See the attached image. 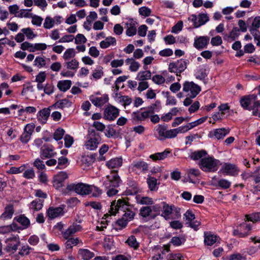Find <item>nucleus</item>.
<instances>
[{
  "instance_id": "f257e3e1",
  "label": "nucleus",
  "mask_w": 260,
  "mask_h": 260,
  "mask_svg": "<svg viewBox=\"0 0 260 260\" xmlns=\"http://www.w3.org/2000/svg\"><path fill=\"white\" fill-rule=\"evenodd\" d=\"M90 185L82 182L78 183H71L68 184L67 187L62 190V194L64 196L70 194L71 192H75L76 193L85 196L89 195V191H90Z\"/></svg>"
},
{
  "instance_id": "f03ea898",
  "label": "nucleus",
  "mask_w": 260,
  "mask_h": 260,
  "mask_svg": "<svg viewBox=\"0 0 260 260\" xmlns=\"http://www.w3.org/2000/svg\"><path fill=\"white\" fill-rule=\"evenodd\" d=\"M219 160L213 156L204 157L200 160V168L205 172H215L218 169Z\"/></svg>"
},
{
  "instance_id": "7ed1b4c3",
  "label": "nucleus",
  "mask_w": 260,
  "mask_h": 260,
  "mask_svg": "<svg viewBox=\"0 0 260 260\" xmlns=\"http://www.w3.org/2000/svg\"><path fill=\"white\" fill-rule=\"evenodd\" d=\"M129 206L130 204L128 201L120 199L117 202L115 200L111 203L109 212L111 215H115L119 210L125 212L128 210Z\"/></svg>"
},
{
  "instance_id": "20e7f679",
  "label": "nucleus",
  "mask_w": 260,
  "mask_h": 260,
  "mask_svg": "<svg viewBox=\"0 0 260 260\" xmlns=\"http://www.w3.org/2000/svg\"><path fill=\"white\" fill-rule=\"evenodd\" d=\"M189 63L188 59H180L176 62H170L169 65V71L175 73L177 76H181V74L186 69Z\"/></svg>"
},
{
  "instance_id": "39448f33",
  "label": "nucleus",
  "mask_w": 260,
  "mask_h": 260,
  "mask_svg": "<svg viewBox=\"0 0 260 260\" xmlns=\"http://www.w3.org/2000/svg\"><path fill=\"white\" fill-rule=\"evenodd\" d=\"M106 179L107 180L104 183L106 188L118 187L122 182V180L118 174V170H111L110 174L106 176Z\"/></svg>"
},
{
  "instance_id": "423d86ee",
  "label": "nucleus",
  "mask_w": 260,
  "mask_h": 260,
  "mask_svg": "<svg viewBox=\"0 0 260 260\" xmlns=\"http://www.w3.org/2000/svg\"><path fill=\"white\" fill-rule=\"evenodd\" d=\"M5 242L7 244L5 250L7 252L13 253L17 251L18 247L20 244L19 237L18 235H11L10 237L6 239Z\"/></svg>"
},
{
  "instance_id": "0eeeda50",
  "label": "nucleus",
  "mask_w": 260,
  "mask_h": 260,
  "mask_svg": "<svg viewBox=\"0 0 260 260\" xmlns=\"http://www.w3.org/2000/svg\"><path fill=\"white\" fill-rule=\"evenodd\" d=\"M251 229L252 225L250 223L247 224L246 221L243 222L234 230L233 235L239 238H245L250 235Z\"/></svg>"
},
{
  "instance_id": "6e6552de",
  "label": "nucleus",
  "mask_w": 260,
  "mask_h": 260,
  "mask_svg": "<svg viewBox=\"0 0 260 260\" xmlns=\"http://www.w3.org/2000/svg\"><path fill=\"white\" fill-rule=\"evenodd\" d=\"M183 90L184 92L190 91V98H194L201 91V87L192 81H185L183 84Z\"/></svg>"
},
{
  "instance_id": "1a4fd4ad",
  "label": "nucleus",
  "mask_w": 260,
  "mask_h": 260,
  "mask_svg": "<svg viewBox=\"0 0 260 260\" xmlns=\"http://www.w3.org/2000/svg\"><path fill=\"white\" fill-rule=\"evenodd\" d=\"M119 114V109L116 107L109 105L104 111V118L109 121L114 120Z\"/></svg>"
},
{
  "instance_id": "9d476101",
  "label": "nucleus",
  "mask_w": 260,
  "mask_h": 260,
  "mask_svg": "<svg viewBox=\"0 0 260 260\" xmlns=\"http://www.w3.org/2000/svg\"><path fill=\"white\" fill-rule=\"evenodd\" d=\"M239 172V170L235 165L225 162L222 166L218 173H222L224 175L236 176L238 175Z\"/></svg>"
},
{
  "instance_id": "9b49d317",
  "label": "nucleus",
  "mask_w": 260,
  "mask_h": 260,
  "mask_svg": "<svg viewBox=\"0 0 260 260\" xmlns=\"http://www.w3.org/2000/svg\"><path fill=\"white\" fill-rule=\"evenodd\" d=\"M190 20L193 22L194 28L199 27L209 21V18L207 14L205 13H200L198 15V17H197L196 15L192 14Z\"/></svg>"
},
{
  "instance_id": "f8f14e48",
  "label": "nucleus",
  "mask_w": 260,
  "mask_h": 260,
  "mask_svg": "<svg viewBox=\"0 0 260 260\" xmlns=\"http://www.w3.org/2000/svg\"><path fill=\"white\" fill-rule=\"evenodd\" d=\"M64 206L62 205L57 207H50L46 211V215L48 219L52 220L64 215Z\"/></svg>"
},
{
  "instance_id": "ddd939ff",
  "label": "nucleus",
  "mask_w": 260,
  "mask_h": 260,
  "mask_svg": "<svg viewBox=\"0 0 260 260\" xmlns=\"http://www.w3.org/2000/svg\"><path fill=\"white\" fill-rule=\"evenodd\" d=\"M54 147L51 144H45L40 148V156L42 159L51 158L54 156Z\"/></svg>"
},
{
  "instance_id": "4468645a",
  "label": "nucleus",
  "mask_w": 260,
  "mask_h": 260,
  "mask_svg": "<svg viewBox=\"0 0 260 260\" xmlns=\"http://www.w3.org/2000/svg\"><path fill=\"white\" fill-rule=\"evenodd\" d=\"M240 103L241 106L244 109L248 111L252 110V111H253L255 107H257V106H259L260 103V100L255 101L254 102H253V105L252 106H250L251 104L252 103L251 102V101L247 96V95H244L241 98L240 100Z\"/></svg>"
},
{
  "instance_id": "2eb2a0df",
  "label": "nucleus",
  "mask_w": 260,
  "mask_h": 260,
  "mask_svg": "<svg viewBox=\"0 0 260 260\" xmlns=\"http://www.w3.org/2000/svg\"><path fill=\"white\" fill-rule=\"evenodd\" d=\"M210 38L208 36H199L194 38L193 46L200 50L207 48L209 43Z\"/></svg>"
},
{
  "instance_id": "dca6fc26",
  "label": "nucleus",
  "mask_w": 260,
  "mask_h": 260,
  "mask_svg": "<svg viewBox=\"0 0 260 260\" xmlns=\"http://www.w3.org/2000/svg\"><path fill=\"white\" fill-rule=\"evenodd\" d=\"M68 177V174L64 172H60L53 177V186L59 189L62 187L66 179Z\"/></svg>"
},
{
  "instance_id": "f3484780",
  "label": "nucleus",
  "mask_w": 260,
  "mask_h": 260,
  "mask_svg": "<svg viewBox=\"0 0 260 260\" xmlns=\"http://www.w3.org/2000/svg\"><path fill=\"white\" fill-rule=\"evenodd\" d=\"M52 107L49 106L48 108H45L39 111L37 114V119L42 124H44L46 123L50 115V112Z\"/></svg>"
},
{
  "instance_id": "a211bd4d",
  "label": "nucleus",
  "mask_w": 260,
  "mask_h": 260,
  "mask_svg": "<svg viewBox=\"0 0 260 260\" xmlns=\"http://www.w3.org/2000/svg\"><path fill=\"white\" fill-rule=\"evenodd\" d=\"M230 132V130L225 128H217L214 129V132H210L208 135V137L212 138L215 137L218 140L223 139L224 137Z\"/></svg>"
},
{
  "instance_id": "6ab92c4d",
  "label": "nucleus",
  "mask_w": 260,
  "mask_h": 260,
  "mask_svg": "<svg viewBox=\"0 0 260 260\" xmlns=\"http://www.w3.org/2000/svg\"><path fill=\"white\" fill-rule=\"evenodd\" d=\"M91 102L96 107H101L109 101V96L107 94H104L102 97H96L93 95L89 96Z\"/></svg>"
},
{
  "instance_id": "aec40b11",
  "label": "nucleus",
  "mask_w": 260,
  "mask_h": 260,
  "mask_svg": "<svg viewBox=\"0 0 260 260\" xmlns=\"http://www.w3.org/2000/svg\"><path fill=\"white\" fill-rule=\"evenodd\" d=\"M127 185L131 188L130 189H126V194L127 195H135L138 193L139 192V186L136 181L133 179L128 180Z\"/></svg>"
},
{
  "instance_id": "412c9836",
  "label": "nucleus",
  "mask_w": 260,
  "mask_h": 260,
  "mask_svg": "<svg viewBox=\"0 0 260 260\" xmlns=\"http://www.w3.org/2000/svg\"><path fill=\"white\" fill-rule=\"evenodd\" d=\"M72 102L69 100L65 98L62 100H57L51 106L53 109H63L66 108H69L72 106Z\"/></svg>"
},
{
  "instance_id": "4be33fe9",
  "label": "nucleus",
  "mask_w": 260,
  "mask_h": 260,
  "mask_svg": "<svg viewBox=\"0 0 260 260\" xmlns=\"http://www.w3.org/2000/svg\"><path fill=\"white\" fill-rule=\"evenodd\" d=\"M151 114L148 110L142 112L141 114H140L139 111H135L132 113L133 119L135 122L144 120L146 118L150 117V114Z\"/></svg>"
},
{
  "instance_id": "5701e85b",
  "label": "nucleus",
  "mask_w": 260,
  "mask_h": 260,
  "mask_svg": "<svg viewBox=\"0 0 260 260\" xmlns=\"http://www.w3.org/2000/svg\"><path fill=\"white\" fill-rule=\"evenodd\" d=\"M171 153V151L169 149H166L163 152H157L149 156V158L154 161L157 160H164L167 158L169 154Z\"/></svg>"
},
{
  "instance_id": "b1692460",
  "label": "nucleus",
  "mask_w": 260,
  "mask_h": 260,
  "mask_svg": "<svg viewBox=\"0 0 260 260\" xmlns=\"http://www.w3.org/2000/svg\"><path fill=\"white\" fill-rule=\"evenodd\" d=\"M220 238L211 232H204V243L208 246H212Z\"/></svg>"
},
{
  "instance_id": "393cba45",
  "label": "nucleus",
  "mask_w": 260,
  "mask_h": 260,
  "mask_svg": "<svg viewBox=\"0 0 260 260\" xmlns=\"http://www.w3.org/2000/svg\"><path fill=\"white\" fill-rule=\"evenodd\" d=\"M14 212V209L13 206L11 204H9L5 207L4 212L0 216V219L3 220L11 219L12 217Z\"/></svg>"
},
{
  "instance_id": "a878e982",
  "label": "nucleus",
  "mask_w": 260,
  "mask_h": 260,
  "mask_svg": "<svg viewBox=\"0 0 260 260\" xmlns=\"http://www.w3.org/2000/svg\"><path fill=\"white\" fill-rule=\"evenodd\" d=\"M146 182L150 191H157L158 190L160 183L157 182V179L155 177H152L150 175H148Z\"/></svg>"
},
{
  "instance_id": "bb28decb",
  "label": "nucleus",
  "mask_w": 260,
  "mask_h": 260,
  "mask_svg": "<svg viewBox=\"0 0 260 260\" xmlns=\"http://www.w3.org/2000/svg\"><path fill=\"white\" fill-rule=\"evenodd\" d=\"M96 156L97 154L96 153L82 155L81 161L83 164L85 165L86 167H89L94 162Z\"/></svg>"
},
{
  "instance_id": "cd10ccee",
  "label": "nucleus",
  "mask_w": 260,
  "mask_h": 260,
  "mask_svg": "<svg viewBox=\"0 0 260 260\" xmlns=\"http://www.w3.org/2000/svg\"><path fill=\"white\" fill-rule=\"evenodd\" d=\"M14 221H16L17 222L20 223L22 226V228L23 230L28 228L30 224L29 219L24 214H21L19 216L14 217Z\"/></svg>"
},
{
  "instance_id": "c85d7f7f",
  "label": "nucleus",
  "mask_w": 260,
  "mask_h": 260,
  "mask_svg": "<svg viewBox=\"0 0 260 260\" xmlns=\"http://www.w3.org/2000/svg\"><path fill=\"white\" fill-rule=\"evenodd\" d=\"M168 125L166 124H158L155 127V129L158 133V136H156L157 139L163 141L165 140V133L167 131Z\"/></svg>"
},
{
  "instance_id": "c756f323",
  "label": "nucleus",
  "mask_w": 260,
  "mask_h": 260,
  "mask_svg": "<svg viewBox=\"0 0 260 260\" xmlns=\"http://www.w3.org/2000/svg\"><path fill=\"white\" fill-rule=\"evenodd\" d=\"M208 154L206 150L201 149L192 152L189 155V157L193 160H198L204 158Z\"/></svg>"
},
{
  "instance_id": "7c9ffc66",
  "label": "nucleus",
  "mask_w": 260,
  "mask_h": 260,
  "mask_svg": "<svg viewBox=\"0 0 260 260\" xmlns=\"http://www.w3.org/2000/svg\"><path fill=\"white\" fill-rule=\"evenodd\" d=\"M116 44V40L114 37H108L105 40L102 41L100 43V47L102 49H106L110 46H115Z\"/></svg>"
},
{
  "instance_id": "2f4dec72",
  "label": "nucleus",
  "mask_w": 260,
  "mask_h": 260,
  "mask_svg": "<svg viewBox=\"0 0 260 260\" xmlns=\"http://www.w3.org/2000/svg\"><path fill=\"white\" fill-rule=\"evenodd\" d=\"M186 241V238L185 235L174 236L171 238L170 243L175 247H179L184 244Z\"/></svg>"
},
{
  "instance_id": "473e14b6",
  "label": "nucleus",
  "mask_w": 260,
  "mask_h": 260,
  "mask_svg": "<svg viewBox=\"0 0 260 260\" xmlns=\"http://www.w3.org/2000/svg\"><path fill=\"white\" fill-rule=\"evenodd\" d=\"M72 84L70 80H60L57 83V87L61 91L66 92L71 88Z\"/></svg>"
},
{
  "instance_id": "72a5a7b5",
  "label": "nucleus",
  "mask_w": 260,
  "mask_h": 260,
  "mask_svg": "<svg viewBox=\"0 0 260 260\" xmlns=\"http://www.w3.org/2000/svg\"><path fill=\"white\" fill-rule=\"evenodd\" d=\"M151 212L152 208L151 206H143L140 208L139 214L143 217L146 218L150 216L151 219H154L157 214L151 215Z\"/></svg>"
},
{
  "instance_id": "f704fd0d",
  "label": "nucleus",
  "mask_w": 260,
  "mask_h": 260,
  "mask_svg": "<svg viewBox=\"0 0 260 260\" xmlns=\"http://www.w3.org/2000/svg\"><path fill=\"white\" fill-rule=\"evenodd\" d=\"M78 254L84 260H89L94 256V253L87 249L80 248Z\"/></svg>"
},
{
  "instance_id": "c9c22d12",
  "label": "nucleus",
  "mask_w": 260,
  "mask_h": 260,
  "mask_svg": "<svg viewBox=\"0 0 260 260\" xmlns=\"http://www.w3.org/2000/svg\"><path fill=\"white\" fill-rule=\"evenodd\" d=\"M122 164V159L121 158L116 157L106 162V166L109 169H113L121 167Z\"/></svg>"
},
{
  "instance_id": "e433bc0d",
  "label": "nucleus",
  "mask_w": 260,
  "mask_h": 260,
  "mask_svg": "<svg viewBox=\"0 0 260 260\" xmlns=\"http://www.w3.org/2000/svg\"><path fill=\"white\" fill-rule=\"evenodd\" d=\"M99 140L95 138H90L86 143V148L91 150H95L98 147Z\"/></svg>"
},
{
  "instance_id": "4c0bfd02",
  "label": "nucleus",
  "mask_w": 260,
  "mask_h": 260,
  "mask_svg": "<svg viewBox=\"0 0 260 260\" xmlns=\"http://www.w3.org/2000/svg\"><path fill=\"white\" fill-rule=\"evenodd\" d=\"M43 202V200L39 199H35L30 203L31 207L30 209H33L35 211H39L42 209Z\"/></svg>"
},
{
  "instance_id": "58836bf2",
  "label": "nucleus",
  "mask_w": 260,
  "mask_h": 260,
  "mask_svg": "<svg viewBox=\"0 0 260 260\" xmlns=\"http://www.w3.org/2000/svg\"><path fill=\"white\" fill-rule=\"evenodd\" d=\"M151 73L150 71L140 72L136 77V79L140 81H145L151 79Z\"/></svg>"
},
{
  "instance_id": "ea45409f",
  "label": "nucleus",
  "mask_w": 260,
  "mask_h": 260,
  "mask_svg": "<svg viewBox=\"0 0 260 260\" xmlns=\"http://www.w3.org/2000/svg\"><path fill=\"white\" fill-rule=\"evenodd\" d=\"M119 134L116 132V130L112 127L111 125H108L105 132V136L107 138H117L119 137Z\"/></svg>"
},
{
  "instance_id": "a19ab883",
  "label": "nucleus",
  "mask_w": 260,
  "mask_h": 260,
  "mask_svg": "<svg viewBox=\"0 0 260 260\" xmlns=\"http://www.w3.org/2000/svg\"><path fill=\"white\" fill-rule=\"evenodd\" d=\"M245 221H252L254 223L260 221L259 213L258 212L252 213L245 215Z\"/></svg>"
},
{
  "instance_id": "79ce46f5",
  "label": "nucleus",
  "mask_w": 260,
  "mask_h": 260,
  "mask_svg": "<svg viewBox=\"0 0 260 260\" xmlns=\"http://www.w3.org/2000/svg\"><path fill=\"white\" fill-rule=\"evenodd\" d=\"M136 200L137 203L141 205H151L153 204L152 199L148 197L140 198L139 197L137 196Z\"/></svg>"
},
{
  "instance_id": "37998d69",
  "label": "nucleus",
  "mask_w": 260,
  "mask_h": 260,
  "mask_svg": "<svg viewBox=\"0 0 260 260\" xmlns=\"http://www.w3.org/2000/svg\"><path fill=\"white\" fill-rule=\"evenodd\" d=\"M89 189L90 190L89 191V194L91 193V197H99L102 194V190L93 185H90V189Z\"/></svg>"
},
{
  "instance_id": "c03bdc74",
  "label": "nucleus",
  "mask_w": 260,
  "mask_h": 260,
  "mask_svg": "<svg viewBox=\"0 0 260 260\" xmlns=\"http://www.w3.org/2000/svg\"><path fill=\"white\" fill-rule=\"evenodd\" d=\"M161 204L162 205V213L164 214V216L166 218L172 213L173 210L172 206H169L165 202H161Z\"/></svg>"
},
{
  "instance_id": "a18cd8bd",
  "label": "nucleus",
  "mask_w": 260,
  "mask_h": 260,
  "mask_svg": "<svg viewBox=\"0 0 260 260\" xmlns=\"http://www.w3.org/2000/svg\"><path fill=\"white\" fill-rule=\"evenodd\" d=\"M127 244L135 249H137L139 247V243L137 242L135 236L132 235L129 237L126 241Z\"/></svg>"
},
{
  "instance_id": "49530a36",
  "label": "nucleus",
  "mask_w": 260,
  "mask_h": 260,
  "mask_svg": "<svg viewBox=\"0 0 260 260\" xmlns=\"http://www.w3.org/2000/svg\"><path fill=\"white\" fill-rule=\"evenodd\" d=\"M161 108V103L159 100H156L155 103L147 107L148 110L151 114H153L155 111L157 112H159Z\"/></svg>"
},
{
  "instance_id": "de8ad7c7",
  "label": "nucleus",
  "mask_w": 260,
  "mask_h": 260,
  "mask_svg": "<svg viewBox=\"0 0 260 260\" xmlns=\"http://www.w3.org/2000/svg\"><path fill=\"white\" fill-rule=\"evenodd\" d=\"M136 24H137L136 22L132 21L130 23V26L128 27L126 30V35L127 36L132 37L136 34L137 29L135 26Z\"/></svg>"
},
{
  "instance_id": "09e8293b",
  "label": "nucleus",
  "mask_w": 260,
  "mask_h": 260,
  "mask_svg": "<svg viewBox=\"0 0 260 260\" xmlns=\"http://www.w3.org/2000/svg\"><path fill=\"white\" fill-rule=\"evenodd\" d=\"M231 182L225 179H221L218 180L217 186L222 189H226L230 187Z\"/></svg>"
},
{
  "instance_id": "8fccbe9b",
  "label": "nucleus",
  "mask_w": 260,
  "mask_h": 260,
  "mask_svg": "<svg viewBox=\"0 0 260 260\" xmlns=\"http://www.w3.org/2000/svg\"><path fill=\"white\" fill-rule=\"evenodd\" d=\"M76 52L74 48L67 49L64 52L63 58L65 60H69L72 57H74L75 56Z\"/></svg>"
},
{
  "instance_id": "3c124183",
  "label": "nucleus",
  "mask_w": 260,
  "mask_h": 260,
  "mask_svg": "<svg viewBox=\"0 0 260 260\" xmlns=\"http://www.w3.org/2000/svg\"><path fill=\"white\" fill-rule=\"evenodd\" d=\"M47 46L45 43H36L33 45V48H30L29 51L34 52L36 50H45L46 49Z\"/></svg>"
},
{
  "instance_id": "603ef678",
  "label": "nucleus",
  "mask_w": 260,
  "mask_h": 260,
  "mask_svg": "<svg viewBox=\"0 0 260 260\" xmlns=\"http://www.w3.org/2000/svg\"><path fill=\"white\" fill-rule=\"evenodd\" d=\"M207 77V74L206 73V70L204 68H201L197 70L196 73V77L198 79L201 80H204L205 78Z\"/></svg>"
},
{
  "instance_id": "864d4df0",
  "label": "nucleus",
  "mask_w": 260,
  "mask_h": 260,
  "mask_svg": "<svg viewBox=\"0 0 260 260\" xmlns=\"http://www.w3.org/2000/svg\"><path fill=\"white\" fill-rule=\"evenodd\" d=\"M240 29L237 27H234L232 30L230 32L228 38H231L232 41H234L240 35Z\"/></svg>"
},
{
  "instance_id": "5fc2aeb1",
  "label": "nucleus",
  "mask_w": 260,
  "mask_h": 260,
  "mask_svg": "<svg viewBox=\"0 0 260 260\" xmlns=\"http://www.w3.org/2000/svg\"><path fill=\"white\" fill-rule=\"evenodd\" d=\"M21 31L25 35L27 39L31 40L37 36V35L34 34L31 29L29 27L22 28Z\"/></svg>"
},
{
  "instance_id": "6e6d98bb",
  "label": "nucleus",
  "mask_w": 260,
  "mask_h": 260,
  "mask_svg": "<svg viewBox=\"0 0 260 260\" xmlns=\"http://www.w3.org/2000/svg\"><path fill=\"white\" fill-rule=\"evenodd\" d=\"M65 131L62 128H57L53 135V138L56 141H58L61 140L64 134Z\"/></svg>"
},
{
  "instance_id": "4d7b16f0",
  "label": "nucleus",
  "mask_w": 260,
  "mask_h": 260,
  "mask_svg": "<svg viewBox=\"0 0 260 260\" xmlns=\"http://www.w3.org/2000/svg\"><path fill=\"white\" fill-rule=\"evenodd\" d=\"M104 75V72H103V68L102 66H99L97 67V68L95 70V72H94L92 76L93 78H94L95 79H99L102 78V77Z\"/></svg>"
},
{
  "instance_id": "13d9d810",
  "label": "nucleus",
  "mask_w": 260,
  "mask_h": 260,
  "mask_svg": "<svg viewBox=\"0 0 260 260\" xmlns=\"http://www.w3.org/2000/svg\"><path fill=\"white\" fill-rule=\"evenodd\" d=\"M207 117L204 116L198 119V120L193 122L188 123V125L190 127V128L192 129L194 127L204 123L207 120Z\"/></svg>"
},
{
  "instance_id": "bf43d9fd",
  "label": "nucleus",
  "mask_w": 260,
  "mask_h": 260,
  "mask_svg": "<svg viewBox=\"0 0 260 260\" xmlns=\"http://www.w3.org/2000/svg\"><path fill=\"white\" fill-rule=\"evenodd\" d=\"M139 13L140 15L148 17L150 15L151 10L148 7L143 6L139 9Z\"/></svg>"
},
{
  "instance_id": "052dcab7",
  "label": "nucleus",
  "mask_w": 260,
  "mask_h": 260,
  "mask_svg": "<svg viewBox=\"0 0 260 260\" xmlns=\"http://www.w3.org/2000/svg\"><path fill=\"white\" fill-rule=\"evenodd\" d=\"M177 135L178 132H177V129L176 128L167 130L165 133V140L166 139H172L175 138Z\"/></svg>"
},
{
  "instance_id": "680f3d73",
  "label": "nucleus",
  "mask_w": 260,
  "mask_h": 260,
  "mask_svg": "<svg viewBox=\"0 0 260 260\" xmlns=\"http://www.w3.org/2000/svg\"><path fill=\"white\" fill-rule=\"evenodd\" d=\"M67 68L70 70H76L79 67V62L76 59H72L71 61L67 63Z\"/></svg>"
},
{
  "instance_id": "e2e57ef3",
  "label": "nucleus",
  "mask_w": 260,
  "mask_h": 260,
  "mask_svg": "<svg viewBox=\"0 0 260 260\" xmlns=\"http://www.w3.org/2000/svg\"><path fill=\"white\" fill-rule=\"evenodd\" d=\"M46 64L45 59L40 56H37L35 59L34 65L37 66L39 68H41Z\"/></svg>"
},
{
  "instance_id": "0e129e2a",
  "label": "nucleus",
  "mask_w": 260,
  "mask_h": 260,
  "mask_svg": "<svg viewBox=\"0 0 260 260\" xmlns=\"http://www.w3.org/2000/svg\"><path fill=\"white\" fill-rule=\"evenodd\" d=\"M152 80L154 83L158 85L162 84L165 82V78L160 75H156L153 76L152 78Z\"/></svg>"
},
{
  "instance_id": "69168bd1",
  "label": "nucleus",
  "mask_w": 260,
  "mask_h": 260,
  "mask_svg": "<svg viewBox=\"0 0 260 260\" xmlns=\"http://www.w3.org/2000/svg\"><path fill=\"white\" fill-rule=\"evenodd\" d=\"M54 23V20L51 17L48 16L45 18L44 23V27L46 29H50L53 27Z\"/></svg>"
},
{
  "instance_id": "338daca9",
  "label": "nucleus",
  "mask_w": 260,
  "mask_h": 260,
  "mask_svg": "<svg viewBox=\"0 0 260 260\" xmlns=\"http://www.w3.org/2000/svg\"><path fill=\"white\" fill-rule=\"evenodd\" d=\"M64 146L66 148H70L74 142L73 138L69 135H66L64 138Z\"/></svg>"
},
{
  "instance_id": "774afa93",
  "label": "nucleus",
  "mask_w": 260,
  "mask_h": 260,
  "mask_svg": "<svg viewBox=\"0 0 260 260\" xmlns=\"http://www.w3.org/2000/svg\"><path fill=\"white\" fill-rule=\"evenodd\" d=\"M182 28L183 22L182 21H179L173 26L172 28V32L174 34H178L182 29Z\"/></svg>"
}]
</instances>
